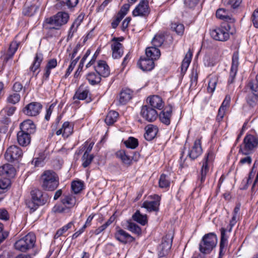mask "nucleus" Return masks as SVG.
<instances>
[{
  "mask_svg": "<svg viewBox=\"0 0 258 258\" xmlns=\"http://www.w3.org/2000/svg\"><path fill=\"white\" fill-rule=\"evenodd\" d=\"M171 28L178 35H182L184 30V25L182 24L172 23Z\"/></svg>",
  "mask_w": 258,
  "mask_h": 258,
  "instance_id": "13d9d810",
  "label": "nucleus"
},
{
  "mask_svg": "<svg viewBox=\"0 0 258 258\" xmlns=\"http://www.w3.org/2000/svg\"><path fill=\"white\" fill-rule=\"evenodd\" d=\"M31 199L41 205L45 203V201L43 197L42 191L38 189H33L31 191Z\"/></svg>",
  "mask_w": 258,
  "mask_h": 258,
  "instance_id": "2f4dec72",
  "label": "nucleus"
},
{
  "mask_svg": "<svg viewBox=\"0 0 258 258\" xmlns=\"http://www.w3.org/2000/svg\"><path fill=\"white\" fill-rule=\"evenodd\" d=\"M62 204L67 208L73 207L76 203V197L73 195H64L61 198Z\"/></svg>",
  "mask_w": 258,
  "mask_h": 258,
  "instance_id": "c85d7f7f",
  "label": "nucleus"
},
{
  "mask_svg": "<svg viewBox=\"0 0 258 258\" xmlns=\"http://www.w3.org/2000/svg\"><path fill=\"white\" fill-rule=\"evenodd\" d=\"M226 231V229L222 228L221 229V240L220 243V253L222 251L223 249H224L227 245V237L225 235V232Z\"/></svg>",
  "mask_w": 258,
  "mask_h": 258,
  "instance_id": "09e8293b",
  "label": "nucleus"
},
{
  "mask_svg": "<svg viewBox=\"0 0 258 258\" xmlns=\"http://www.w3.org/2000/svg\"><path fill=\"white\" fill-rule=\"evenodd\" d=\"M258 146V138L252 135H246L243 140V147L241 148L239 152L244 155L251 153Z\"/></svg>",
  "mask_w": 258,
  "mask_h": 258,
  "instance_id": "39448f33",
  "label": "nucleus"
},
{
  "mask_svg": "<svg viewBox=\"0 0 258 258\" xmlns=\"http://www.w3.org/2000/svg\"><path fill=\"white\" fill-rule=\"evenodd\" d=\"M74 222L73 221H71L70 222H69L68 224H67V225H64V226H63L62 227H61V228L59 229L55 236H54V237L55 238H57L58 237H59V236H61L64 233H65L67 230H68L69 229H70L72 226L74 225Z\"/></svg>",
  "mask_w": 258,
  "mask_h": 258,
  "instance_id": "6e6d98bb",
  "label": "nucleus"
},
{
  "mask_svg": "<svg viewBox=\"0 0 258 258\" xmlns=\"http://www.w3.org/2000/svg\"><path fill=\"white\" fill-rule=\"evenodd\" d=\"M94 68L95 71L101 77L105 78L108 77L110 75L109 67L106 61L104 60H99Z\"/></svg>",
  "mask_w": 258,
  "mask_h": 258,
  "instance_id": "aec40b11",
  "label": "nucleus"
},
{
  "mask_svg": "<svg viewBox=\"0 0 258 258\" xmlns=\"http://www.w3.org/2000/svg\"><path fill=\"white\" fill-rule=\"evenodd\" d=\"M94 157L93 155L84 154L82 157L83 166L84 168L88 167L93 161Z\"/></svg>",
  "mask_w": 258,
  "mask_h": 258,
  "instance_id": "4d7b16f0",
  "label": "nucleus"
},
{
  "mask_svg": "<svg viewBox=\"0 0 258 258\" xmlns=\"http://www.w3.org/2000/svg\"><path fill=\"white\" fill-rule=\"evenodd\" d=\"M124 144L127 148L132 149L136 148L139 145L138 140L132 137H129L127 140L125 141Z\"/></svg>",
  "mask_w": 258,
  "mask_h": 258,
  "instance_id": "8fccbe9b",
  "label": "nucleus"
},
{
  "mask_svg": "<svg viewBox=\"0 0 258 258\" xmlns=\"http://www.w3.org/2000/svg\"><path fill=\"white\" fill-rule=\"evenodd\" d=\"M147 102L149 103L151 107L161 110L164 105L162 98L158 95H153L147 98Z\"/></svg>",
  "mask_w": 258,
  "mask_h": 258,
  "instance_id": "412c9836",
  "label": "nucleus"
},
{
  "mask_svg": "<svg viewBox=\"0 0 258 258\" xmlns=\"http://www.w3.org/2000/svg\"><path fill=\"white\" fill-rule=\"evenodd\" d=\"M26 205L32 212L35 211L39 206L41 205L37 202H34V201L32 199L27 202Z\"/></svg>",
  "mask_w": 258,
  "mask_h": 258,
  "instance_id": "0e129e2a",
  "label": "nucleus"
},
{
  "mask_svg": "<svg viewBox=\"0 0 258 258\" xmlns=\"http://www.w3.org/2000/svg\"><path fill=\"white\" fill-rule=\"evenodd\" d=\"M22 149L16 145L10 146L5 154L6 159L9 162L19 161L23 156Z\"/></svg>",
  "mask_w": 258,
  "mask_h": 258,
  "instance_id": "6e6552de",
  "label": "nucleus"
},
{
  "mask_svg": "<svg viewBox=\"0 0 258 258\" xmlns=\"http://www.w3.org/2000/svg\"><path fill=\"white\" fill-rule=\"evenodd\" d=\"M217 82L218 78L216 76H212L210 77L207 88L209 92L213 93L214 91Z\"/></svg>",
  "mask_w": 258,
  "mask_h": 258,
  "instance_id": "603ef678",
  "label": "nucleus"
},
{
  "mask_svg": "<svg viewBox=\"0 0 258 258\" xmlns=\"http://www.w3.org/2000/svg\"><path fill=\"white\" fill-rule=\"evenodd\" d=\"M20 99L21 95L19 93L12 92L8 95L6 102L8 104L15 105L20 101Z\"/></svg>",
  "mask_w": 258,
  "mask_h": 258,
  "instance_id": "58836bf2",
  "label": "nucleus"
},
{
  "mask_svg": "<svg viewBox=\"0 0 258 258\" xmlns=\"http://www.w3.org/2000/svg\"><path fill=\"white\" fill-rule=\"evenodd\" d=\"M69 15L67 13L59 12L55 15L45 19L43 24L45 30H58L60 27L67 23Z\"/></svg>",
  "mask_w": 258,
  "mask_h": 258,
  "instance_id": "f257e3e1",
  "label": "nucleus"
},
{
  "mask_svg": "<svg viewBox=\"0 0 258 258\" xmlns=\"http://www.w3.org/2000/svg\"><path fill=\"white\" fill-rule=\"evenodd\" d=\"M150 12L148 0H140L139 4L133 11L134 17H146Z\"/></svg>",
  "mask_w": 258,
  "mask_h": 258,
  "instance_id": "9d476101",
  "label": "nucleus"
},
{
  "mask_svg": "<svg viewBox=\"0 0 258 258\" xmlns=\"http://www.w3.org/2000/svg\"><path fill=\"white\" fill-rule=\"evenodd\" d=\"M86 79L89 83L94 85L99 84L101 80V76L96 72H90L86 75Z\"/></svg>",
  "mask_w": 258,
  "mask_h": 258,
  "instance_id": "e433bc0d",
  "label": "nucleus"
},
{
  "mask_svg": "<svg viewBox=\"0 0 258 258\" xmlns=\"http://www.w3.org/2000/svg\"><path fill=\"white\" fill-rule=\"evenodd\" d=\"M83 17L81 16H79L78 18L75 20L73 24L72 25L70 31L69 32V37H72L74 33L77 31L78 27L80 25Z\"/></svg>",
  "mask_w": 258,
  "mask_h": 258,
  "instance_id": "a19ab883",
  "label": "nucleus"
},
{
  "mask_svg": "<svg viewBox=\"0 0 258 258\" xmlns=\"http://www.w3.org/2000/svg\"><path fill=\"white\" fill-rule=\"evenodd\" d=\"M19 43L16 41H13L10 45L7 53L3 56L4 61L7 62L9 59L12 58L14 54L17 51Z\"/></svg>",
  "mask_w": 258,
  "mask_h": 258,
  "instance_id": "c756f323",
  "label": "nucleus"
},
{
  "mask_svg": "<svg viewBox=\"0 0 258 258\" xmlns=\"http://www.w3.org/2000/svg\"><path fill=\"white\" fill-rule=\"evenodd\" d=\"M118 116V112L115 111H110L107 114L105 122L108 125L113 124L116 121Z\"/></svg>",
  "mask_w": 258,
  "mask_h": 258,
  "instance_id": "37998d69",
  "label": "nucleus"
},
{
  "mask_svg": "<svg viewBox=\"0 0 258 258\" xmlns=\"http://www.w3.org/2000/svg\"><path fill=\"white\" fill-rule=\"evenodd\" d=\"M17 142L22 147H26L31 142L30 135L20 131L17 133Z\"/></svg>",
  "mask_w": 258,
  "mask_h": 258,
  "instance_id": "393cba45",
  "label": "nucleus"
},
{
  "mask_svg": "<svg viewBox=\"0 0 258 258\" xmlns=\"http://www.w3.org/2000/svg\"><path fill=\"white\" fill-rule=\"evenodd\" d=\"M216 17L221 20L233 23L234 19L229 14V12L224 9H219L216 12Z\"/></svg>",
  "mask_w": 258,
  "mask_h": 258,
  "instance_id": "473e14b6",
  "label": "nucleus"
},
{
  "mask_svg": "<svg viewBox=\"0 0 258 258\" xmlns=\"http://www.w3.org/2000/svg\"><path fill=\"white\" fill-rule=\"evenodd\" d=\"M38 9V6L35 4L26 3L23 9V13L25 16H32L36 13Z\"/></svg>",
  "mask_w": 258,
  "mask_h": 258,
  "instance_id": "f704fd0d",
  "label": "nucleus"
},
{
  "mask_svg": "<svg viewBox=\"0 0 258 258\" xmlns=\"http://www.w3.org/2000/svg\"><path fill=\"white\" fill-rule=\"evenodd\" d=\"M164 41V38L162 34L156 35L152 39V44L153 46L158 48L161 46Z\"/></svg>",
  "mask_w": 258,
  "mask_h": 258,
  "instance_id": "864d4df0",
  "label": "nucleus"
},
{
  "mask_svg": "<svg viewBox=\"0 0 258 258\" xmlns=\"http://www.w3.org/2000/svg\"><path fill=\"white\" fill-rule=\"evenodd\" d=\"M247 87L250 89L254 96L258 97V73L256 76L255 80L249 81Z\"/></svg>",
  "mask_w": 258,
  "mask_h": 258,
  "instance_id": "a18cd8bd",
  "label": "nucleus"
},
{
  "mask_svg": "<svg viewBox=\"0 0 258 258\" xmlns=\"http://www.w3.org/2000/svg\"><path fill=\"white\" fill-rule=\"evenodd\" d=\"M57 62L55 58H52L48 61L45 67L43 79H48L51 73V70L55 68L57 66Z\"/></svg>",
  "mask_w": 258,
  "mask_h": 258,
  "instance_id": "72a5a7b5",
  "label": "nucleus"
},
{
  "mask_svg": "<svg viewBox=\"0 0 258 258\" xmlns=\"http://www.w3.org/2000/svg\"><path fill=\"white\" fill-rule=\"evenodd\" d=\"M47 154L45 152H42L38 155V157H36L32 160V164L35 166L41 167L44 164V161L46 158Z\"/></svg>",
  "mask_w": 258,
  "mask_h": 258,
  "instance_id": "c03bdc74",
  "label": "nucleus"
},
{
  "mask_svg": "<svg viewBox=\"0 0 258 258\" xmlns=\"http://www.w3.org/2000/svg\"><path fill=\"white\" fill-rule=\"evenodd\" d=\"M214 160V154L212 152H209L204 157L202 161V167L201 169V183L205 181L206 177L209 172L210 168Z\"/></svg>",
  "mask_w": 258,
  "mask_h": 258,
  "instance_id": "0eeeda50",
  "label": "nucleus"
},
{
  "mask_svg": "<svg viewBox=\"0 0 258 258\" xmlns=\"http://www.w3.org/2000/svg\"><path fill=\"white\" fill-rule=\"evenodd\" d=\"M89 91L87 90H83L79 88L76 92L74 99H78L79 100H84L88 97Z\"/></svg>",
  "mask_w": 258,
  "mask_h": 258,
  "instance_id": "3c124183",
  "label": "nucleus"
},
{
  "mask_svg": "<svg viewBox=\"0 0 258 258\" xmlns=\"http://www.w3.org/2000/svg\"><path fill=\"white\" fill-rule=\"evenodd\" d=\"M16 109L17 108L14 106L7 105L1 111L0 114L10 117L14 114Z\"/></svg>",
  "mask_w": 258,
  "mask_h": 258,
  "instance_id": "de8ad7c7",
  "label": "nucleus"
},
{
  "mask_svg": "<svg viewBox=\"0 0 258 258\" xmlns=\"http://www.w3.org/2000/svg\"><path fill=\"white\" fill-rule=\"evenodd\" d=\"M251 19L254 26L258 28V8L253 12Z\"/></svg>",
  "mask_w": 258,
  "mask_h": 258,
  "instance_id": "774afa93",
  "label": "nucleus"
},
{
  "mask_svg": "<svg viewBox=\"0 0 258 258\" xmlns=\"http://www.w3.org/2000/svg\"><path fill=\"white\" fill-rule=\"evenodd\" d=\"M43 59V54L41 53H36L32 65L30 67V71L35 73L40 68L41 63Z\"/></svg>",
  "mask_w": 258,
  "mask_h": 258,
  "instance_id": "c9c22d12",
  "label": "nucleus"
},
{
  "mask_svg": "<svg viewBox=\"0 0 258 258\" xmlns=\"http://www.w3.org/2000/svg\"><path fill=\"white\" fill-rule=\"evenodd\" d=\"M73 131V126L69 121H66L63 123L61 128L59 129L56 132L57 135L62 134L64 137H68L71 135Z\"/></svg>",
  "mask_w": 258,
  "mask_h": 258,
  "instance_id": "bb28decb",
  "label": "nucleus"
},
{
  "mask_svg": "<svg viewBox=\"0 0 258 258\" xmlns=\"http://www.w3.org/2000/svg\"><path fill=\"white\" fill-rule=\"evenodd\" d=\"M140 114L142 117L148 122L155 121L158 115L157 111L155 109L148 105L142 106Z\"/></svg>",
  "mask_w": 258,
  "mask_h": 258,
  "instance_id": "9b49d317",
  "label": "nucleus"
},
{
  "mask_svg": "<svg viewBox=\"0 0 258 258\" xmlns=\"http://www.w3.org/2000/svg\"><path fill=\"white\" fill-rule=\"evenodd\" d=\"M118 39L114 38L112 39V43L111 45L112 51V57L114 58H119L123 54L122 45L118 41Z\"/></svg>",
  "mask_w": 258,
  "mask_h": 258,
  "instance_id": "6ab92c4d",
  "label": "nucleus"
},
{
  "mask_svg": "<svg viewBox=\"0 0 258 258\" xmlns=\"http://www.w3.org/2000/svg\"><path fill=\"white\" fill-rule=\"evenodd\" d=\"M115 238L120 242L125 244L135 240V238L123 229H119L115 233Z\"/></svg>",
  "mask_w": 258,
  "mask_h": 258,
  "instance_id": "a211bd4d",
  "label": "nucleus"
},
{
  "mask_svg": "<svg viewBox=\"0 0 258 258\" xmlns=\"http://www.w3.org/2000/svg\"><path fill=\"white\" fill-rule=\"evenodd\" d=\"M42 187L46 190L53 191L59 185V178L52 170H46L41 175Z\"/></svg>",
  "mask_w": 258,
  "mask_h": 258,
  "instance_id": "f03ea898",
  "label": "nucleus"
},
{
  "mask_svg": "<svg viewBox=\"0 0 258 258\" xmlns=\"http://www.w3.org/2000/svg\"><path fill=\"white\" fill-rule=\"evenodd\" d=\"M131 6V4L129 3L128 4H124L117 15H118L120 17H122L123 18L127 14Z\"/></svg>",
  "mask_w": 258,
  "mask_h": 258,
  "instance_id": "bf43d9fd",
  "label": "nucleus"
},
{
  "mask_svg": "<svg viewBox=\"0 0 258 258\" xmlns=\"http://www.w3.org/2000/svg\"><path fill=\"white\" fill-rule=\"evenodd\" d=\"M153 201H145L143 203L142 207L147 209L149 212L158 211L160 205V197L157 195L153 196Z\"/></svg>",
  "mask_w": 258,
  "mask_h": 258,
  "instance_id": "dca6fc26",
  "label": "nucleus"
},
{
  "mask_svg": "<svg viewBox=\"0 0 258 258\" xmlns=\"http://www.w3.org/2000/svg\"><path fill=\"white\" fill-rule=\"evenodd\" d=\"M239 64V56L237 52H235L232 55V63L229 74V78L228 80L229 84H232L235 80V76L238 71V68Z\"/></svg>",
  "mask_w": 258,
  "mask_h": 258,
  "instance_id": "ddd939ff",
  "label": "nucleus"
},
{
  "mask_svg": "<svg viewBox=\"0 0 258 258\" xmlns=\"http://www.w3.org/2000/svg\"><path fill=\"white\" fill-rule=\"evenodd\" d=\"M203 150L201 146V141L200 139H196L193 146L189 150L187 156L191 160H195L199 157L202 153Z\"/></svg>",
  "mask_w": 258,
  "mask_h": 258,
  "instance_id": "2eb2a0df",
  "label": "nucleus"
},
{
  "mask_svg": "<svg viewBox=\"0 0 258 258\" xmlns=\"http://www.w3.org/2000/svg\"><path fill=\"white\" fill-rule=\"evenodd\" d=\"M192 55V52H191L190 50L189 49L186 53L181 65V70L182 73H185L188 68V66L191 62Z\"/></svg>",
  "mask_w": 258,
  "mask_h": 258,
  "instance_id": "4c0bfd02",
  "label": "nucleus"
},
{
  "mask_svg": "<svg viewBox=\"0 0 258 258\" xmlns=\"http://www.w3.org/2000/svg\"><path fill=\"white\" fill-rule=\"evenodd\" d=\"M11 184L10 179L4 177L0 179V190L7 189ZM1 191H0V192Z\"/></svg>",
  "mask_w": 258,
  "mask_h": 258,
  "instance_id": "680f3d73",
  "label": "nucleus"
},
{
  "mask_svg": "<svg viewBox=\"0 0 258 258\" xmlns=\"http://www.w3.org/2000/svg\"><path fill=\"white\" fill-rule=\"evenodd\" d=\"M133 92L129 89L122 90L119 94L118 102L119 104H126L132 98Z\"/></svg>",
  "mask_w": 258,
  "mask_h": 258,
  "instance_id": "a878e982",
  "label": "nucleus"
},
{
  "mask_svg": "<svg viewBox=\"0 0 258 258\" xmlns=\"http://www.w3.org/2000/svg\"><path fill=\"white\" fill-rule=\"evenodd\" d=\"M139 68L144 71H149L154 67V62L152 59L148 57H141L138 63Z\"/></svg>",
  "mask_w": 258,
  "mask_h": 258,
  "instance_id": "5701e85b",
  "label": "nucleus"
},
{
  "mask_svg": "<svg viewBox=\"0 0 258 258\" xmlns=\"http://www.w3.org/2000/svg\"><path fill=\"white\" fill-rule=\"evenodd\" d=\"M71 187L75 194H78L83 189V183L80 181H74L72 183Z\"/></svg>",
  "mask_w": 258,
  "mask_h": 258,
  "instance_id": "5fc2aeb1",
  "label": "nucleus"
},
{
  "mask_svg": "<svg viewBox=\"0 0 258 258\" xmlns=\"http://www.w3.org/2000/svg\"><path fill=\"white\" fill-rule=\"evenodd\" d=\"M16 170L13 166L10 164H6L0 167V175L10 179L15 176Z\"/></svg>",
  "mask_w": 258,
  "mask_h": 258,
  "instance_id": "4be33fe9",
  "label": "nucleus"
},
{
  "mask_svg": "<svg viewBox=\"0 0 258 258\" xmlns=\"http://www.w3.org/2000/svg\"><path fill=\"white\" fill-rule=\"evenodd\" d=\"M61 2L66 4L69 8H72L77 6L79 0H61Z\"/></svg>",
  "mask_w": 258,
  "mask_h": 258,
  "instance_id": "69168bd1",
  "label": "nucleus"
},
{
  "mask_svg": "<svg viewBox=\"0 0 258 258\" xmlns=\"http://www.w3.org/2000/svg\"><path fill=\"white\" fill-rule=\"evenodd\" d=\"M146 133L144 134V137L147 141H151L156 136L158 129V127L153 124H149L146 126Z\"/></svg>",
  "mask_w": 258,
  "mask_h": 258,
  "instance_id": "cd10ccee",
  "label": "nucleus"
},
{
  "mask_svg": "<svg viewBox=\"0 0 258 258\" xmlns=\"http://www.w3.org/2000/svg\"><path fill=\"white\" fill-rule=\"evenodd\" d=\"M20 131L30 135L35 132L36 126L30 119H27L22 122L20 125Z\"/></svg>",
  "mask_w": 258,
  "mask_h": 258,
  "instance_id": "b1692460",
  "label": "nucleus"
},
{
  "mask_svg": "<svg viewBox=\"0 0 258 258\" xmlns=\"http://www.w3.org/2000/svg\"><path fill=\"white\" fill-rule=\"evenodd\" d=\"M146 55L147 57L152 59L154 61L159 58L160 51L158 48L152 46L147 48Z\"/></svg>",
  "mask_w": 258,
  "mask_h": 258,
  "instance_id": "7c9ffc66",
  "label": "nucleus"
},
{
  "mask_svg": "<svg viewBox=\"0 0 258 258\" xmlns=\"http://www.w3.org/2000/svg\"><path fill=\"white\" fill-rule=\"evenodd\" d=\"M133 219L142 225L147 223V218L146 215H142L139 211H137L132 216Z\"/></svg>",
  "mask_w": 258,
  "mask_h": 258,
  "instance_id": "79ce46f5",
  "label": "nucleus"
},
{
  "mask_svg": "<svg viewBox=\"0 0 258 258\" xmlns=\"http://www.w3.org/2000/svg\"><path fill=\"white\" fill-rule=\"evenodd\" d=\"M217 243V237L214 233L205 234L202 238L199 244L200 251L205 254L210 253L216 247Z\"/></svg>",
  "mask_w": 258,
  "mask_h": 258,
  "instance_id": "20e7f679",
  "label": "nucleus"
},
{
  "mask_svg": "<svg viewBox=\"0 0 258 258\" xmlns=\"http://www.w3.org/2000/svg\"><path fill=\"white\" fill-rule=\"evenodd\" d=\"M200 0H184V4L189 8H194L199 3Z\"/></svg>",
  "mask_w": 258,
  "mask_h": 258,
  "instance_id": "338daca9",
  "label": "nucleus"
},
{
  "mask_svg": "<svg viewBox=\"0 0 258 258\" xmlns=\"http://www.w3.org/2000/svg\"><path fill=\"white\" fill-rule=\"evenodd\" d=\"M42 108V106L40 103L33 102L27 104L23 111L28 116H36L40 113Z\"/></svg>",
  "mask_w": 258,
  "mask_h": 258,
  "instance_id": "f8f14e48",
  "label": "nucleus"
},
{
  "mask_svg": "<svg viewBox=\"0 0 258 258\" xmlns=\"http://www.w3.org/2000/svg\"><path fill=\"white\" fill-rule=\"evenodd\" d=\"M172 116V107L169 105L166 106L159 113V118L160 121L166 125L170 124Z\"/></svg>",
  "mask_w": 258,
  "mask_h": 258,
  "instance_id": "4468645a",
  "label": "nucleus"
},
{
  "mask_svg": "<svg viewBox=\"0 0 258 258\" xmlns=\"http://www.w3.org/2000/svg\"><path fill=\"white\" fill-rule=\"evenodd\" d=\"M126 228L132 232L137 235L141 234V228L138 225L132 222L127 221L126 225Z\"/></svg>",
  "mask_w": 258,
  "mask_h": 258,
  "instance_id": "49530a36",
  "label": "nucleus"
},
{
  "mask_svg": "<svg viewBox=\"0 0 258 258\" xmlns=\"http://www.w3.org/2000/svg\"><path fill=\"white\" fill-rule=\"evenodd\" d=\"M170 184V179L168 175L162 174L159 179V186L161 188H168Z\"/></svg>",
  "mask_w": 258,
  "mask_h": 258,
  "instance_id": "ea45409f",
  "label": "nucleus"
},
{
  "mask_svg": "<svg viewBox=\"0 0 258 258\" xmlns=\"http://www.w3.org/2000/svg\"><path fill=\"white\" fill-rule=\"evenodd\" d=\"M173 238V234L172 231L168 232L165 236L163 237L161 243L158 247L159 256L160 257L166 256L169 252L171 247Z\"/></svg>",
  "mask_w": 258,
  "mask_h": 258,
  "instance_id": "423d86ee",
  "label": "nucleus"
},
{
  "mask_svg": "<svg viewBox=\"0 0 258 258\" xmlns=\"http://www.w3.org/2000/svg\"><path fill=\"white\" fill-rule=\"evenodd\" d=\"M36 242V237L33 233L30 232L25 236L16 241L15 248L21 252H26L33 248Z\"/></svg>",
  "mask_w": 258,
  "mask_h": 258,
  "instance_id": "7ed1b4c3",
  "label": "nucleus"
},
{
  "mask_svg": "<svg viewBox=\"0 0 258 258\" xmlns=\"http://www.w3.org/2000/svg\"><path fill=\"white\" fill-rule=\"evenodd\" d=\"M139 156V153H135L134 156L132 159L128 155H127L124 150H120L116 153V157L119 159L122 163L127 166H129L132 164V160H134L137 161L138 158L137 156Z\"/></svg>",
  "mask_w": 258,
  "mask_h": 258,
  "instance_id": "f3484780",
  "label": "nucleus"
},
{
  "mask_svg": "<svg viewBox=\"0 0 258 258\" xmlns=\"http://www.w3.org/2000/svg\"><path fill=\"white\" fill-rule=\"evenodd\" d=\"M131 6V4L129 3L128 4H124L117 15H118L120 17H122L123 18L127 14Z\"/></svg>",
  "mask_w": 258,
  "mask_h": 258,
  "instance_id": "052dcab7",
  "label": "nucleus"
},
{
  "mask_svg": "<svg viewBox=\"0 0 258 258\" xmlns=\"http://www.w3.org/2000/svg\"><path fill=\"white\" fill-rule=\"evenodd\" d=\"M79 58H80V56H77L75 59H74V60H73L72 61V62H71V64H70V66L67 71V72L65 74V76H64L65 78H67L70 75L71 73L73 70L75 66H76V64L77 63Z\"/></svg>",
  "mask_w": 258,
  "mask_h": 258,
  "instance_id": "e2e57ef3",
  "label": "nucleus"
},
{
  "mask_svg": "<svg viewBox=\"0 0 258 258\" xmlns=\"http://www.w3.org/2000/svg\"><path fill=\"white\" fill-rule=\"evenodd\" d=\"M225 26H221L216 28L211 31L210 34L212 37L218 41H225L227 40L229 38V28Z\"/></svg>",
  "mask_w": 258,
  "mask_h": 258,
  "instance_id": "1a4fd4ad",
  "label": "nucleus"
}]
</instances>
